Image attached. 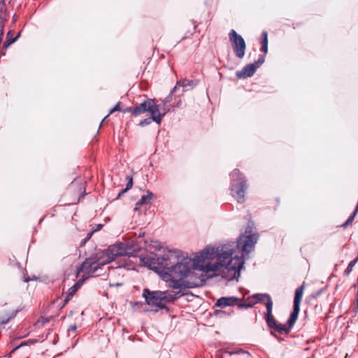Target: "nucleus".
Instances as JSON below:
<instances>
[{"instance_id": "1", "label": "nucleus", "mask_w": 358, "mask_h": 358, "mask_svg": "<svg viewBox=\"0 0 358 358\" xmlns=\"http://www.w3.org/2000/svg\"><path fill=\"white\" fill-rule=\"evenodd\" d=\"M257 241V236L253 233L252 227L248 226L237 241V248L243 252V257L233 256L229 245L216 248L208 246L192 257L171 250L176 256L165 264L159 276L169 282V287L180 290L202 286L217 272L228 280L238 279L243 268V257L251 252Z\"/></svg>"}, {"instance_id": "2", "label": "nucleus", "mask_w": 358, "mask_h": 358, "mask_svg": "<svg viewBox=\"0 0 358 358\" xmlns=\"http://www.w3.org/2000/svg\"><path fill=\"white\" fill-rule=\"evenodd\" d=\"M131 247L127 243H117L109 246L107 249L99 252L94 258L87 259L81 265L78 274L83 273V280L94 275H99L97 270L102 266L108 264L117 259V265L115 267H109V273L113 275L115 273L123 275V269H135V264L139 263L149 268L159 272L164 269V265L171 261L175 253L171 250L164 253L162 257L152 255L146 257L131 256Z\"/></svg>"}, {"instance_id": "3", "label": "nucleus", "mask_w": 358, "mask_h": 358, "mask_svg": "<svg viewBox=\"0 0 358 358\" xmlns=\"http://www.w3.org/2000/svg\"><path fill=\"white\" fill-rule=\"evenodd\" d=\"M266 301V313L265 314V320L268 326L271 329V334L275 335L274 332H278L281 334H287L288 328H286V325L278 324L272 315L273 301L270 296L267 294H255L252 296L247 299L246 302L244 304H241V308H250L258 302Z\"/></svg>"}, {"instance_id": "4", "label": "nucleus", "mask_w": 358, "mask_h": 358, "mask_svg": "<svg viewBox=\"0 0 358 358\" xmlns=\"http://www.w3.org/2000/svg\"><path fill=\"white\" fill-rule=\"evenodd\" d=\"M134 115L137 116L145 112H149L152 116L153 121L160 124L163 117L169 111L167 108L160 109V105L155 103L153 99H148L136 107L134 108Z\"/></svg>"}, {"instance_id": "5", "label": "nucleus", "mask_w": 358, "mask_h": 358, "mask_svg": "<svg viewBox=\"0 0 358 358\" xmlns=\"http://www.w3.org/2000/svg\"><path fill=\"white\" fill-rule=\"evenodd\" d=\"M178 294L179 292H178L175 295H172L168 294L167 292H152L148 289H145L143 290V296L148 305L159 308H163L165 307L164 302H170L174 301L178 297Z\"/></svg>"}, {"instance_id": "6", "label": "nucleus", "mask_w": 358, "mask_h": 358, "mask_svg": "<svg viewBox=\"0 0 358 358\" xmlns=\"http://www.w3.org/2000/svg\"><path fill=\"white\" fill-rule=\"evenodd\" d=\"M231 176L232 180L231 185L232 196L238 203H243L245 201V194L247 189L245 180L238 169L234 170L231 173Z\"/></svg>"}, {"instance_id": "7", "label": "nucleus", "mask_w": 358, "mask_h": 358, "mask_svg": "<svg viewBox=\"0 0 358 358\" xmlns=\"http://www.w3.org/2000/svg\"><path fill=\"white\" fill-rule=\"evenodd\" d=\"M303 290H304V285H302L301 286L298 287L295 291L293 311L290 315L289 319L287 321V324H285L286 328H288L287 334L289 332L292 326L294 325L296 320H297V317H298V315L299 313V310H300V304H301V299L303 296Z\"/></svg>"}, {"instance_id": "8", "label": "nucleus", "mask_w": 358, "mask_h": 358, "mask_svg": "<svg viewBox=\"0 0 358 358\" xmlns=\"http://www.w3.org/2000/svg\"><path fill=\"white\" fill-rule=\"evenodd\" d=\"M229 39L232 43V47L236 55L238 58H243L245 55L246 45L243 37L238 34L235 30H231L229 33Z\"/></svg>"}, {"instance_id": "9", "label": "nucleus", "mask_w": 358, "mask_h": 358, "mask_svg": "<svg viewBox=\"0 0 358 358\" xmlns=\"http://www.w3.org/2000/svg\"><path fill=\"white\" fill-rule=\"evenodd\" d=\"M258 65L250 64L246 65L241 71L236 73V76L239 78L251 77L255 72Z\"/></svg>"}, {"instance_id": "10", "label": "nucleus", "mask_w": 358, "mask_h": 358, "mask_svg": "<svg viewBox=\"0 0 358 358\" xmlns=\"http://www.w3.org/2000/svg\"><path fill=\"white\" fill-rule=\"evenodd\" d=\"M238 301L239 299L234 296L221 297L217 301L215 306L220 308H224L229 306L234 305Z\"/></svg>"}, {"instance_id": "11", "label": "nucleus", "mask_w": 358, "mask_h": 358, "mask_svg": "<svg viewBox=\"0 0 358 358\" xmlns=\"http://www.w3.org/2000/svg\"><path fill=\"white\" fill-rule=\"evenodd\" d=\"M153 194L150 191H147L146 195L142 196L141 199L136 203L134 210H138L140 206L150 203Z\"/></svg>"}, {"instance_id": "12", "label": "nucleus", "mask_w": 358, "mask_h": 358, "mask_svg": "<svg viewBox=\"0 0 358 358\" xmlns=\"http://www.w3.org/2000/svg\"><path fill=\"white\" fill-rule=\"evenodd\" d=\"M82 283V281H78L76 282L73 286H72L68 292V295L66 298L65 299V303H68V301L71 299V298L73 296V294L78 291V288L80 287V285Z\"/></svg>"}, {"instance_id": "13", "label": "nucleus", "mask_w": 358, "mask_h": 358, "mask_svg": "<svg viewBox=\"0 0 358 358\" xmlns=\"http://www.w3.org/2000/svg\"><path fill=\"white\" fill-rule=\"evenodd\" d=\"M19 36L20 33L15 38H11L12 33L10 31H8L7 34L6 40L3 43V48L7 49L13 43H14L17 39Z\"/></svg>"}, {"instance_id": "14", "label": "nucleus", "mask_w": 358, "mask_h": 358, "mask_svg": "<svg viewBox=\"0 0 358 358\" xmlns=\"http://www.w3.org/2000/svg\"><path fill=\"white\" fill-rule=\"evenodd\" d=\"M190 81L188 80H183L178 81L174 88L171 90V94L176 92L180 87H185L190 85Z\"/></svg>"}, {"instance_id": "15", "label": "nucleus", "mask_w": 358, "mask_h": 358, "mask_svg": "<svg viewBox=\"0 0 358 358\" xmlns=\"http://www.w3.org/2000/svg\"><path fill=\"white\" fill-rule=\"evenodd\" d=\"M268 35L266 31L262 33V51L265 54L268 51Z\"/></svg>"}, {"instance_id": "16", "label": "nucleus", "mask_w": 358, "mask_h": 358, "mask_svg": "<svg viewBox=\"0 0 358 358\" xmlns=\"http://www.w3.org/2000/svg\"><path fill=\"white\" fill-rule=\"evenodd\" d=\"M127 187L125 189H124L123 190H122L119 194H118V198L120 197L124 193H125L127 191H128L129 189H130L131 187H132V185H133V180H132V178L130 177V176H127Z\"/></svg>"}, {"instance_id": "17", "label": "nucleus", "mask_w": 358, "mask_h": 358, "mask_svg": "<svg viewBox=\"0 0 358 358\" xmlns=\"http://www.w3.org/2000/svg\"><path fill=\"white\" fill-rule=\"evenodd\" d=\"M356 263H357V259H354V260L351 261V262L349 263V264H348V266L347 268H346V269L345 270V271H344V273H345L346 275H348L352 272V269H353V267L355 266V265L356 264Z\"/></svg>"}, {"instance_id": "18", "label": "nucleus", "mask_w": 358, "mask_h": 358, "mask_svg": "<svg viewBox=\"0 0 358 358\" xmlns=\"http://www.w3.org/2000/svg\"><path fill=\"white\" fill-rule=\"evenodd\" d=\"M152 121H153V119H152V116L151 115V117L146 118V119H144V120H141L139 124L141 127H144L145 125H148V124H150Z\"/></svg>"}, {"instance_id": "19", "label": "nucleus", "mask_w": 358, "mask_h": 358, "mask_svg": "<svg viewBox=\"0 0 358 358\" xmlns=\"http://www.w3.org/2000/svg\"><path fill=\"white\" fill-rule=\"evenodd\" d=\"M172 95L173 94H171V92L169 94V95L168 96H166L163 101H162V104H163V106H160V109L162 108H166L165 107V105L167 104L168 103H169L171 101V98H172Z\"/></svg>"}, {"instance_id": "20", "label": "nucleus", "mask_w": 358, "mask_h": 358, "mask_svg": "<svg viewBox=\"0 0 358 358\" xmlns=\"http://www.w3.org/2000/svg\"><path fill=\"white\" fill-rule=\"evenodd\" d=\"M121 110L120 103L118 102L113 108L110 110L109 115L113 113L115 111Z\"/></svg>"}, {"instance_id": "21", "label": "nucleus", "mask_w": 358, "mask_h": 358, "mask_svg": "<svg viewBox=\"0 0 358 358\" xmlns=\"http://www.w3.org/2000/svg\"><path fill=\"white\" fill-rule=\"evenodd\" d=\"M264 62V57L260 58V59H259L258 62L257 63L256 65L259 66V65L262 64Z\"/></svg>"}, {"instance_id": "22", "label": "nucleus", "mask_w": 358, "mask_h": 358, "mask_svg": "<svg viewBox=\"0 0 358 358\" xmlns=\"http://www.w3.org/2000/svg\"><path fill=\"white\" fill-rule=\"evenodd\" d=\"M133 110H134V108H128L125 110H124V112H129V113H131L134 115Z\"/></svg>"}, {"instance_id": "23", "label": "nucleus", "mask_w": 358, "mask_h": 358, "mask_svg": "<svg viewBox=\"0 0 358 358\" xmlns=\"http://www.w3.org/2000/svg\"><path fill=\"white\" fill-rule=\"evenodd\" d=\"M76 329V325L73 324L69 327V331H75Z\"/></svg>"}, {"instance_id": "24", "label": "nucleus", "mask_w": 358, "mask_h": 358, "mask_svg": "<svg viewBox=\"0 0 358 358\" xmlns=\"http://www.w3.org/2000/svg\"><path fill=\"white\" fill-rule=\"evenodd\" d=\"M110 286H120L122 285V282H117L116 284L110 283Z\"/></svg>"}, {"instance_id": "25", "label": "nucleus", "mask_w": 358, "mask_h": 358, "mask_svg": "<svg viewBox=\"0 0 358 358\" xmlns=\"http://www.w3.org/2000/svg\"><path fill=\"white\" fill-rule=\"evenodd\" d=\"M94 231H91L90 233L88 234V236H87V238H90L92 236V234H93Z\"/></svg>"}]
</instances>
